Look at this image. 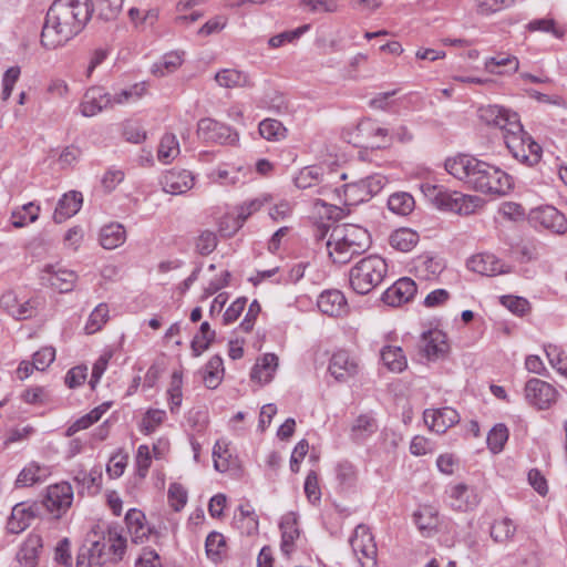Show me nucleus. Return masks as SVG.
Returning a JSON list of instances; mask_svg holds the SVG:
<instances>
[{"instance_id": "obj_31", "label": "nucleus", "mask_w": 567, "mask_h": 567, "mask_svg": "<svg viewBox=\"0 0 567 567\" xmlns=\"http://www.w3.org/2000/svg\"><path fill=\"white\" fill-rule=\"evenodd\" d=\"M42 548V538L40 535L32 534L22 544L17 554V558L24 567H35L38 564V556Z\"/></svg>"}, {"instance_id": "obj_30", "label": "nucleus", "mask_w": 567, "mask_h": 567, "mask_svg": "<svg viewBox=\"0 0 567 567\" xmlns=\"http://www.w3.org/2000/svg\"><path fill=\"white\" fill-rule=\"evenodd\" d=\"M278 367V357L274 353H266L254 365L250 378L260 384L271 381Z\"/></svg>"}, {"instance_id": "obj_9", "label": "nucleus", "mask_w": 567, "mask_h": 567, "mask_svg": "<svg viewBox=\"0 0 567 567\" xmlns=\"http://www.w3.org/2000/svg\"><path fill=\"white\" fill-rule=\"evenodd\" d=\"M386 184V178L380 174H373L358 182L344 185L346 196L353 203L367 202L377 195Z\"/></svg>"}, {"instance_id": "obj_53", "label": "nucleus", "mask_w": 567, "mask_h": 567, "mask_svg": "<svg viewBox=\"0 0 567 567\" xmlns=\"http://www.w3.org/2000/svg\"><path fill=\"white\" fill-rule=\"evenodd\" d=\"M336 477L342 487H352L357 481V470L348 461L339 462L336 466Z\"/></svg>"}, {"instance_id": "obj_35", "label": "nucleus", "mask_w": 567, "mask_h": 567, "mask_svg": "<svg viewBox=\"0 0 567 567\" xmlns=\"http://www.w3.org/2000/svg\"><path fill=\"white\" fill-rule=\"evenodd\" d=\"M389 241L394 249L408 252L417 244L419 234L410 228H400L391 234Z\"/></svg>"}, {"instance_id": "obj_60", "label": "nucleus", "mask_w": 567, "mask_h": 567, "mask_svg": "<svg viewBox=\"0 0 567 567\" xmlns=\"http://www.w3.org/2000/svg\"><path fill=\"white\" fill-rule=\"evenodd\" d=\"M124 0H100L99 17L105 21L113 20L122 10Z\"/></svg>"}, {"instance_id": "obj_11", "label": "nucleus", "mask_w": 567, "mask_h": 567, "mask_svg": "<svg viewBox=\"0 0 567 567\" xmlns=\"http://www.w3.org/2000/svg\"><path fill=\"white\" fill-rule=\"evenodd\" d=\"M524 392L526 401L539 410L548 409L558 395L551 384L536 378L526 382Z\"/></svg>"}, {"instance_id": "obj_54", "label": "nucleus", "mask_w": 567, "mask_h": 567, "mask_svg": "<svg viewBox=\"0 0 567 567\" xmlns=\"http://www.w3.org/2000/svg\"><path fill=\"white\" fill-rule=\"evenodd\" d=\"M109 318V308L105 303H100L91 312L85 326V331L89 334L99 331Z\"/></svg>"}, {"instance_id": "obj_38", "label": "nucleus", "mask_w": 567, "mask_h": 567, "mask_svg": "<svg viewBox=\"0 0 567 567\" xmlns=\"http://www.w3.org/2000/svg\"><path fill=\"white\" fill-rule=\"evenodd\" d=\"M183 63L182 54L178 52H169L164 54L159 61L152 65V73L156 76H165L175 72Z\"/></svg>"}, {"instance_id": "obj_19", "label": "nucleus", "mask_w": 567, "mask_h": 567, "mask_svg": "<svg viewBox=\"0 0 567 567\" xmlns=\"http://www.w3.org/2000/svg\"><path fill=\"white\" fill-rule=\"evenodd\" d=\"M416 293V284L408 277L396 280L382 296L384 303L396 307L410 301Z\"/></svg>"}, {"instance_id": "obj_62", "label": "nucleus", "mask_w": 567, "mask_h": 567, "mask_svg": "<svg viewBox=\"0 0 567 567\" xmlns=\"http://www.w3.org/2000/svg\"><path fill=\"white\" fill-rule=\"evenodd\" d=\"M55 359V349L53 347H44L33 354L35 370H45Z\"/></svg>"}, {"instance_id": "obj_17", "label": "nucleus", "mask_w": 567, "mask_h": 567, "mask_svg": "<svg viewBox=\"0 0 567 567\" xmlns=\"http://www.w3.org/2000/svg\"><path fill=\"white\" fill-rule=\"evenodd\" d=\"M82 115L89 117L106 109H112L111 94L100 86L89 89L80 105Z\"/></svg>"}, {"instance_id": "obj_58", "label": "nucleus", "mask_w": 567, "mask_h": 567, "mask_svg": "<svg viewBox=\"0 0 567 567\" xmlns=\"http://www.w3.org/2000/svg\"><path fill=\"white\" fill-rule=\"evenodd\" d=\"M217 236L214 231L203 230L195 241V249L202 256H207L215 250Z\"/></svg>"}, {"instance_id": "obj_64", "label": "nucleus", "mask_w": 567, "mask_h": 567, "mask_svg": "<svg viewBox=\"0 0 567 567\" xmlns=\"http://www.w3.org/2000/svg\"><path fill=\"white\" fill-rule=\"evenodd\" d=\"M54 560L65 567L72 566L71 544L68 538L61 539L54 549Z\"/></svg>"}, {"instance_id": "obj_16", "label": "nucleus", "mask_w": 567, "mask_h": 567, "mask_svg": "<svg viewBox=\"0 0 567 567\" xmlns=\"http://www.w3.org/2000/svg\"><path fill=\"white\" fill-rule=\"evenodd\" d=\"M163 190L171 195H182L194 186V176L189 171L173 168L161 181Z\"/></svg>"}, {"instance_id": "obj_63", "label": "nucleus", "mask_w": 567, "mask_h": 567, "mask_svg": "<svg viewBox=\"0 0 567 567\" xmlns=\"http://www.w3.org/2000/svg\"><path fill=\"white\" fill-rule=\"evenodd\" d=\"M545 351L551 367L563 375H567V363L563 358V351L559 350L556 346L551 344L546 347Z\"/></svg>"}, {"instance_id": "obj_61", "label": "nucleus", "mask_w": 567, "mask_h": 567, "mask_svg": "<svg viewBox=\"0 0 567 567\" xmlns=\"http://www.w3.org/2000/svg\"><path fill=\"white\" fill-rule=\"evenodd\" d=\"M168 502L171 506L176 511H181L187 502V492L178 483H173L168 488Z\"/></svg>"}, {"instance_id": "obj_46", "label": "nucleus", "mask_w": 567, "mask_h": 567, "mask_svg": "<svg viewBox=\"0 0 567 567\" xmlns=\"http://www.w3.org/2000/svg\"><path fill=\"white\" fill-rule=\"evenodd\" d=\"M516 532V526L512 519L503 518L495 520L491 526V537L496 543H506L511 540Z\"/></svg>"}, {"instance_id": "obj_44", "label": "nucleus", "mask_w": 567, "mask_h": 567, "mask_svg": "<svg viewBox=\"0 0 567 567\" xmlns=\"http://www.w3.org/2000/svg\"><path fill=\"white\" fill-rule=\"evenodd\" d=\"M299 8L308 13H333L339 10L338 0H300Z\"/></svg>"}, {"instance_id": "obj_8", "label": "nucleus", "mask_w": 567, "mask_h": 567, "mask_svg": "<svg viewBox=\"0 0 567 567\" xmlns=\"http://www.w3.org/2000/svg\"><path fill=\"white\" fill-rule=\"evenodd\" d=\"M349 543L361 567L377 566L378 549L368 526L358 525Z\"/></svg>"}, {"instance_id": "obj_56", "label": "nucleus", "mask_w": 567, "mask_h": 567, "mask_svg": "<svg viewBox=\"0 0 567 567\" xmlns=\"http://www.w3.org/2000/svg\"><path fill=\"white\" fill-rule=\"evenodd\" d=\"M359 128L374 138H381L380 142L372 143V147L382 148L390 144L389 131L384 127L375 126L372 122L365 121L359 125Z\"/></svg>"}, {"instance_id": "obj_24", "label": "nucleus", "mask_w": 567, "mask_h": 567, "mask_svg": "<svg viewBox=\"0 0 567 567\" xmlns=\"http://www.w3.org/2000/svg\"><path fill=\"white\" fill-rule=\"evenodd\" d=\"M451 506L461 512L473 509L480 503L475 491L465 484H457L450 489Z\"/></svg>"}, {"instance_id": "obj_7", "label": "nucleus", "mask_w": 567, "mask_h": 567, "mask_svg": "<svg viewBox=\"0 0 567 567\" xmlns=\"http://www.w3.org/2000/svg\"><path fill=\"white\" fill-rule=\"evenodd\" d=\"M478 117L485 124L498 127L503 137L512 131H520V120L517 113L499 105H484L478 109Z\"/></svg>"}, {"instance_id": "obj_59", "label": "nucleus", "mask_w": 567, "mask_h": 567, "mask_svg": "<svg viewBox=\"0 0 567 567\" xmlns=\"http://www.w3.org/2000/svg\"><path fill=\"white\" fill-rule=\"evenodd\" d=\"M105 529V537L107 539V543L110 544V550L121 558L125 551V538L122 537L121 534L117 533V529L115 527H110L104 525Z\"/></svg>"}, {"instance_id": "obj_20", "label": "nucleus", "mask_w": 567, "mask_h": 567, "mask_svg": "<svg viewBox=\"0 0 567 567\" xmlns=\"http://www.w3.org/2000/svg\"><path fill=\"white\" fill-rule=\"evenodd\" d=\"M423 419L431 431L444 433L449 427L458 423L460 415L457 411L452 408H442L436 410H425Z\"/></svg>"}, {"instance_id": "obj_5", "label": "nucleus", "mask_w": 567, "mask_h": 567, "mask_svg": "<svg viewBox=\"0 0 567 567\" xmlns=\"http://www.w3.org/2000/svg\"><path fill=\"white\" fill-rule=\"evenodd\" d=\"M424 195L442 210L453 212L460 215H471L483 203L478 196L464 195L460 192L449 190L443 186L424 184L422 186Z\"/></svg>"}, {"instance_id": "obj_36", "label": "nucleus", "mask_w": 567, "mask_h": 567, "mask_svg": "<svg viewBox=\"0 0 567 567\" xmlns=\"http://www.w3.org/2000/svg\"><path fill=\"white\" fill-rule=\"evenodd\" d=\"M216 337L215 330H213L207 321H204L199 331L195 334L190 342V349L194 357L200 355L204 351H206L209 346L213 343Z\"/></svg>"}, {"instance_id": "obj_25", "label": "nucleus", "mask_w": 567, "mask_h": 567, "mask_svg": "<svg viewBox=\"0 0 567 567\" xmlns=\"http://www.w3.org/2000/svg\"><path fill=\"white\" fill-rule=\"evenodd\" d=\"M281 544L280 549L287 557L295 550V540L299 538L300 532L297 526V516L295 513H288L280 522Z\"/></svg>"}, {"instance_id": "obj_14", "label": "nucleus", "mask_w": 567, "mask_h": 567, "mask_svg": "<svg viewBox=\"0 0 567 567\" xmlns=\"http://www.w3.org/2000/svg\"><path fill=\"white\" fill-rule=\"evenodd\" d=\"M419 348L427 360L444 358L450 350L446 334L437 329L423 332Z\"/></svg>"}, {"instance_id": "obj_55", "label": "nucleus", "mask_w": 567, "mask_h": 567, "mask_svg": "<svg viewBox=\"0 0 567 567\" xmlns=\"http://www.w3.org/2000/svg\"><path fill=\"white\" fill-rule=\"evenodd\" d=\"M144 92L145 85L141 83L134 84L128 89L122 90L121 92L115 93L114 95L111 94L112 107H114L115 105L128 103L130 101L137 100L144 94Z\"/></svg>"}, {"instance_id": "obj_1", "label": "nucleus", "mask_w": 567, "mask_h": 567, "mask_svg": "<svg viewBox=\"0 0 567 567\" xmlns=\"http://www.w3.org/2000/svg\"><path fill=\"white\" fill-rule=\"evenodd\" d=\"M90 0H54L45 17L41 44L53 50L78 35L92 17Z\"/></svg>"}, {"instance_id": "obj_26", "label": "nucleus", "mask_w": 567, "mask_h": 567, "mask_svg": "<svg viewBox=\"0 0 567 567\" xmlns=\"http://www.w3.org/2000/svg\"><path fill=\"white\" fill-rule=\"evenodd\" d=\"M37 511L34 506H27L23 503L17 504L11 512V516L7 523V529L11 534H19L23 532L31 520L35 518Z\"/></svg>"}, {"instance_id": "obj_3", "label": "nucleus", "mask_w": 567, "mask_h": 567, "mask_svg": "<svg viewBox=\"0 0 567 567\" xmlns=\"http://www.w3.org/2000/svg\"><path fill=\"white\" fill-rule=\"evenodd\" d=\"M326 246L332 261L343 265L370 247V235L365 228L358 225H334Z\"/></svg>"}, {"instance_id": "obj_39", "label": "nucleus", "mask_w": 567, "mask_h": 567, "mask_svg": "<svg viewBox=\"0 0 567 567\" xmlns=\"http://www.w3.org/2000/svg\"><path fill=\"white\" fill-rule=\"evenodd\" d=\"M179 144L174 134H165L158 145L157 157L164 163L168 164L179 154Z\"/></svg>"}, {"instance_id": "obj_21", "label": "nucleus", "mask_w": 567, "mask_h": 567, "mask_svg": "<svg viewBox=\"0 0 567 567\" xmlns=\"http://www.w3.org/2000/svg\"><path fill=\"white\" fill-rule=\"evenodd\" d=\"M319 310L330 317H341L348 311L347 299L340 290H326L318 300Z\"/></svg>"}, {"instance_id": "obj_32", "label": "nucleus", "mask_w": 567, "mask_h": 567, "mask_svg": "<svg viewBox=\"0 0 567 567\" xmlns=\"http://www.w3.org/2000/svg\"><path fill=\"white\" fill-rule=\"evenodd\" d=\"M126 239L124 227L118 223H111L101 228L100 244L105 249H115Z\"/></svg>"}, {"instance_id": "obj_37", "label": "nucleus", "mask_w": 567, "mask_h": 567, "mask_svg": "<svg viewBox=\"0 0 567 567\" xmlns=\"http://www.w3.org/2000/svg\"><path fill=\"white\" fill-rule=\"evenodd\" d=\"M224 375V363L219 355H213L205 365L204 383L208 389H216Z\"/></svg>"}, {"instance_id": "obj_45", "label": "nucleus", "mask_w": 567, "mask_h": 567, "mask_svg": "<svg viewBox=\"0 0 567 567\" xmlns=\"http://www.w3.org/2000/svg\"><path fill=\"white\" fill-rule=\"evenodd\" d=\"M76 274L68 269H58L49 277V282L60 292H69L76 281Z\"/></svg>"}, {"instance_id": "obj_33", "label": "nucleus", "mask_w": 567, "mask_h": 567, "mask_svg": "<svg viewBox=\"0 0 567 567\" xmlns=\"http://www.w3.org/2000/svg\"><path fill=\"white\" fill-rule=\"evenodd\" d=\"M380 358L382 363L391 372H402L408 365L406 358L403 354V350L401 349V347L384 346L380 350Z\"/></svg>"}, {"instance_id": "obj_41", "label": "nucleus", "mask_w": 567, "mask_h": 567, "mask_svg": "<svg viewBox=\"0 0 567 567\" xmlns=\"http://www.w3.org/2000/svg\"><path fill=\"white\" fill-rule=\"evenodd\" d=\"M414 522L421 532L431 533L439 524V514L431 506H423L414 513Z\"/></svg>"}, {"instance_id": "obj_51", "label": "nucleus", "mask_w": 567, "mask_h": 567, "mask_svg": "<svg viewBox=\"0 0 567 567\" xmlns=\"http://www.w3.org/2000/svg\"><path fill=\"white\" fill-rule=\"evenodd\" d=\"M515 0H475V11L480 16H492L513 6Z\"/></svg>"}, {"instance_id": "obj_29", "label": "nucleus", "mask_w": 567, "mask_h": 567, "mask_svg": "<svg viewBox=\"0 0 567 567\" xmlns=\"http://www.w3.org/2000/svg\"><path fill=\"white\" fill-rule=\"evenodd\" d=\"M50 475V470L37 462L24 466L16 480L17 487H28L44 482Z\"/></svg>"}, {"instance_id": "obj_13", "label": "nucleus", "mask_w": 567, "mask_h": 567, "mask_svg": "<svg viewBox=\"0 0 567 567\" xmlns=\"http://www.w3.org/2000/svg\"><path fill=\"white\" fill-rule=\"evenodd\" d=\"M329 373L338 382H347L360 371L358 360L346 350L334 352L329 361Z\"/></svg>"}, {"instance_id": "obj_12", "label": "nucleus", "mask_w": 567, "mask_h": 567, "mask_svg": "<svg viewBox=\"0 0 567 567\" xmlns=\"http://www.w3.org/2000/svg\"><path fill=\"white\" fill-rule=\"evenodd\" d=\"M529 220L555 234L563 235L567 231V219L565 215L550 205L534 208L529 214Z\"/></svg>"}, {"instance_id": "obj_23", "label": "nucleus", "mask_w": 567, "mask_h": 567, "mask_svg": "<svg viewBox=\"0 0 567 567\" xmlns=\"http://www.w3.org/2000/svg\"><path fill=\"white\" fill-rule=\"evenodd\" d=\"M269 200L270 197L268 195H262L260 197L245 202L244 204L237 207V216L234 219L231 230L227 231L228 228L224 226V221L220 223V230L227 233V235L235 234L243 227L244 223L248 219L249 216L260 210L261 207Z\"/></svg>"}, {"instance_id": "obj_10", "label": "nucleus", "mask_w": 567, "mask_h": 567, "mask_svg": "<svg viewBox=\"0 0 567 567\" xmlns=\"http://www.w3.org/2000/svg\"><path fill=\"white\" fill-rule=\"evenodd\" d=\"M73 502V488L70 483L61 482L48 487L43 501L45 508L59 518L65 513Z\"/></svg>"}, {"instance_id": "obj_18", "label": "nucleus", "mask_w": 567, "mask_h": 567, "mask_svg": "<svg viewBox=\"0 0 567 567\" xmlns=\"http://www.w3.org/2000/svg\"><path fill=\"white\" fill-rule=\"evenodd\" d=\"M0 307L17 320L29 319L35 313L33 300H20L13 291H7L0 297Z\"/></svg>"}, {"instance_id": "obj_47", "label": "nucleus", "mask_w": 567, "mask_h": 567, "mask_svg": "<svg viewBox=\"0 0 567 567\" xmlns=\"http://www.w3.org/2000/svg\"><path fill=\"white\" fill-rule=\"evenodd\" d=\"M322 169L318 166H307L295 177V184L300 189H307L321 182Z\"/></svg>"}, {"instance_id": "obj_2", "label": "nucleus", "mask_w": 567, "mask_h": 567, "mask_svg": "<svg viewBox=\"0 0 567 567\" xmlns=\"http://www.w3.org/2000/svg\"><path fill=\"white\" fill-rule=\"evenodd\" d=\"M445 169L470 188L503 196L512 189V177L499 167L472 155L458 154L445 161Z\"/></svg>"}, {"instance_id": "obj_27", "label": "nucleus", "mask_w": 567, "mask_h": 567, "mask_svg": "<svg viewBox=\"0 0 567 567\" xmlns=\"http://www.w3.org/2000/svg\"><path fill=\"white\" fill-rule=\"evenodd\" d=\"M82 194L79 192H70L65 194L58 203L53 214L55 223L61 224L68 218L75 215L82 205Z\"/></svg>"}, {"instance_id": "obj_50", "label": "nucleus", "mask_w": 567, "mask_h": 567, "mask_svg": "<svg viewBox=\"0 0 567 567\" xmlns=\"http://www.w3.org/2000/svg\"><path fill=\"white\" fill-rule=\"evenodd\" d=\"M40 207L33 203L25 204L20 210L12 213L11 223L14 227H24L29 223H33L39 217Z\"/></svg>"}, {"instance_id": "obj_40", "label": "nucleus", "mask_w": 567, "mask_h": 567, "mask_svg": "<svg viewBox=\"0 0 567 567\" xmlns=\"http://www.w3.org/2000/svg\"><path fill=\"white\" fill-rule=\"evenodd\" d=\"M205 548L209 559L214 563L220 561L227 548L224 535L218 532H212L208 534Z\"/></svg>"}, {"instance_id": "obj_15", "label": "nucleus", "mask_w": 567, "mask_h": 567, "mask_svg": "<svg viewBox=\"0 0 567 567\" xmlns=\"http://www.w3.org/2000/svg\"><path fill=\"white\" fill-rule=\"evenodd\" d=\"M85 544L86 550H90L92 563L84 564L81 560L79 567H101L105 561L106 537L104 524H99L91 529L86 536Z\"/></svg>"}, {"instance_id": "obj_28", "label": "nucleus", "mask_w": 567, "mask_h": 567, "mask_svg": "<svg viewBox=\"0 0 567 567\" xmlns=\"http://www.w3.org/2000/svg\"><path fill=\"white\" fill-rule=\"evenodd\" d=\"M215 81L225 89L252 87L254 82L248 73L235 70L224 69L216 73Z\"/></svg>"}, {"instance_id": "obj_42", "label": "nucleus", "mask_w": 567, "mask_h": 567, "mask_svg": "<svg viewBox=\"0 0 567 567\" xmlns=\"http://www.w3.org/2000/svg\"><path fill=\"white\" fill-rule=\"evenodd\" d=\"M259 134L267 141H280L287 135V128L281 122L274 118H265L259 123Z\"/></svg>"}, {"instance_id": "obj_49", "label": "nucleus", "mask_w": 567, "mask_h": 567, "mask_svg": "<svg viewBox=\"0 0 567 567\" xmlns=\"http://www.w3.org/2000/svg\"><path fill=\"white\" fill-rule=\"evenodd\" d=\"M183 375L182 372L174 371L171 378L169 388L167 390L169 409L172 413L177 412L178 408L182 404L183 400Z\"/></svg>"}, {"instance_id": "obj_6", "label": "nucleus", "mask_w": 567, "mask_h": 567, "mask_svg": "<svg viewBox=\"0 0 567 567\" xmlns=\"http://www.w3.org/2000/svg\"><path fill=\"white\" fill-rule=\"evenodd\" d=\"M504 142L513 157L518 162L530 167L539 163L543 150L539 144L524 131L522 124L520 131L516 132L514 130L511 134H506Z\"/></svg>"}, {"instance_id": "obj_57", "label": "nucleus", "mask_w": 567, "mask_h": 567, "mask_svg": "<svg viewBox=\"0 0 567 567\" xmlns=\"http://www.w3.org/2000/svg\"><path fill=\"white\" fill-rule=\"evenodd\" d=\"M310 29V24H303L295 30L285 31L271 37L268 41L269 47L279 48L285 43H291L298 40L303 33Z\"/></svg>"}, {"instance_id": "obj_43", "label": "nucleus", "mask_w": 567, "mask_h": 567, "mask_svg": "<svg viewBox=\"0 0 567 567\" xmlns=\"http://www.w3.org/2000/svg\"><path fill=\"white\" fill-rule=\"evenodd\" d=\"M388 207L391 212L406 216L414 208V198L408 193H395L392 194L388 199Z\"/></svg>"}, {"instance_id": "obj_52", "label": "nucleus", "mask_w": 567, "mask_h": 567, "mask_svg": "<svg viewBox=\"0 0 567 567\" xmlns=\"http://www.w3.org/2000/svg\"><path fill=\"white\" fill-rule=\"evenodd\" d=\"M508 440V429L504 424H496L487 435V445L493 453H499Z\"/></svg>"}, {"instance_id": "obj_48", "label": "nucleus", "mask_w": 567, "mask_h": 567, "mask_svg": "<svg viewBox=\"0 0 567 567\" xmlns=\"http://www.w3.org/2000/svg\"><path fill=\"white\" fill-rule=\"evenodd\" d=\"M377 431L375 420L368 414L359 415L352 427L351 433L354 440H363Z\"/></svg>"}, {"instance_id": "obj_34", "label": "nucleus", "mask_w": 567, "mask_h": 567, "mask_svg": "<svg viewBox=\"0 0 567 567\" xmlns=\"http://www.w3.org/2000/svg\"><path fill=\"white\" fill-rule=\"evenodd\" d=\"M485 70L493 74L515 73L518 71L519 61L514 55L492 56L485 61Z\"/></svg>"}, {"instance_id": "obj_4", "label": "nucleus", "mask_w": 567, "mask_h": 567, "mask_svg": "<svg viewBox=\"0 0 567 567\" xmlns=\"http://www.w3.org/2000/svg\"><path fill=\"white\" fill-rule=\"evenodd\" d=\"M388 272L385 260L378 255L360 259L349 271V284L358 295H367L382 284Z\"/></svg>"}, {"instance_id": "obj_22", "label": "nucleus", "mask_w": 567, "mask_h": 567, "mask_svg": "<svg viewBox=\"0 0 567 567\" xmlns=\"http://www.w3.org/2000/svg\"><path fill=\"white\" fill-rule=\"evenodd\" d=\"M467 268L483 276H496L507 272L505 265L492 254H477L472 256L467 262Z\"/></svg>"}]
</instances>
